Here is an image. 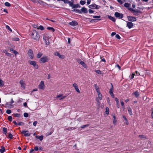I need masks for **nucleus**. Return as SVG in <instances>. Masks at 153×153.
Instances as JSON below:
<instances>
[{"label":"nucleus","mask_w":153,"mask_h":153,"mask_svg":"<svg viewBox=\"0 0 153 153\" xmlns=\"http://www.w3.org/2000/svg\"><path fill=\"white\" fill-rule=\"evenodd\" d=\"M37 122L36 121H34L33 123V125L35 126H36L37 125Z\"/></svg>","instance_id":"13d9d810"},{"label":"nucleus","mask_w":153,"mask_h":153,"mask_svg":"<svg viewBox=\"0 0 153 153\" xmlns=\"http://www.w3.org/2000/svg\"><path fill=\"white\" fill-rule=\"evenodd\" d=\"M8 119L9 121H11L12 120V117L11 116H9L8 117Z\"/></svg>","instance_id":"49530a36"},{"label":"nucleus","mask_w":153,"mask_h":153,"mask_svg":"<svg viewBox=\"0 0 153 153\" xmlns=\"http://www.w3.org/2000/svg\"><path fill=\"white\" fill-rule=\"evenodd\" d=\"M28 62L31 65L34 66L36 69H38V65L36 64V62L34 61H28Z\"/></svg>","instance_id":"39448f33"},{"label":"nucleus","mask_w":153,"mask_h":153,"mask_svg":"<svg viewBox=\"0 0 153 153\" xmlns=\"http://www.w3.org/2000/svg\"><path fill=\"white\" fill-rule=\"evenodd\" d=\"M68 3H69V5L70 6H71L72 7H73L74 4L71 1H68Z\"/></svg>","instance_id":"a18cd8bd"},{"label":"nucleus","mask_w":153,"mask_h":153,"mask_svg":"<svg viewBox=\"0 0 153 153\" xmlns=\"http://www.w3.org/2000/svg\"><path fill=\"white\" fill-rule=\"evenodd\" d=\"M19 83L21 85V87L23 89H25V85L24 82L22 80H21L20 81Z\"/></svg>","instance_id":"4468645a"},{"label":"nucleus","mask_w":153,"mask_h":153,"mask_svg":"<svg viewBox=\"0 0 153 153\" xmlns=\"http://www.w3.org/2000/svg\"><path fill=\"white\" fill-rule=\"evenodd\" d=\"M54 55L55 56H58L59 58L62 59H63L65 58V56L64 55H61L59 52H56L54 53Z\"/></svg>","instance_id":"9b49d317"},{"label":"nucleus","mask_w":153,"mask_h":153,"mask_svg":"<svg viewBox=\"0 0 153 153\" xmlns=\"http://www.w3.org/2000/svg\"><path fill=\"white\" fill-rule=\"evenodd\" d=\"M113 117L114 118L113 120V123L114 124H115V123L117 122V120L116 119L115 116L114 115V114H113Z\"/></svg>","instance_id":"5701e85b"},{"label":"nucleus","mask_w":153,"mask_h":153,"mask_svg":"<svg viewBox=\"0 0 153 153\" xmlns=\"http://www.w3.org/2000/svg\"><path fill=\"white\" fill-rule=\"evenodd\" d=\"M135 74L136 75L138 76L140 75V73L138 72L137 71H136L135 72Z\"/></svg>","instance_id":"338daca9"},{"label":"nucleus","mask_w":153,"mask_h":153,"mask_svg":"<svg viewBox=\"0 0 153 153\" xmlns=\"http://www.w3.org/2000/svg\"><path fill=\"white\" fill-rule=\"evenodd\" d=\"M5 5L7 7H10V4L8 2H6L4 3Z\"/></svg>","instance_id":"58836bf2"},{"label":"nucleus","mask_w":153,"mask_h":153,"mask_svg":"<svg viewBox=\"0 0 153 153\" xmlns=\"http://www.w3.org/2000/svg\"><path fill=\"white\" fill-rule=\"evenodd\" d=\"M6 27L11 32L12 31V30L10 29L9 26L7 25H6Z\"/></svg>","instance_id":"c03bdc74"},{"label":"nucleus","mask_w":153,"mask_h":153,"mask_svg":"<svg viewBox=\"0 0 153 153\" xmlns=\"http://www.w3.org/2000/svg\"><path fill=\"white\" fill-rule=\"evenodd\" d=\"M78 63L82 65V67L85 68H88L87 66L83 61H81L80 59H78L77 60Z\"/></svg>","instance_id":"20e7f679"},{"label":"nucleus","mask_w":153,"mask_h":153,"mask_svg":"<svg viewBox=\"0 0 153 153\" xmlns=\"http://www.w3.org/2000/svg\"><path fill=\"white\" fill-rule=\"evenodd\" d=\"M37 29H40V30H44V27L40 25L38 27Z\"/></svg>","instance_id":"e433bc0d"},{"label":"nucleus","mask_w":153,"mask_h":153,"mask_svg":"<svg viewBox=\"0 0 153 153\" xmlns=\"http://www.w3.org/2000/svg\"><path fill=\"white\" fill-rule=\"evenodd\" d=\"M88 7L91 9H98L99 6L95 4H94L89 5Z\"/></svg>","instance_id":"1a4fd4ad"},{"label":"nucleus","mask_w":153,"mask_h":153,"mask_svg":"<svg viewBox=\"0 0 153 153\" xmlns=\"http://www.w3.org/2000/svg\"><path fill=\"white\" fill-rule=\"evenodd\" d=\"M34 150H35V151H38L39 150L38 147L36 146L34 147Z\"/></svg>","instance_id":"4d7b16f0"},{"label":"nucleus","mask_w":153,"mask_h":153,"mask_svg":"<svg viewBox=\"0 0 153 153\" xmlns=\"http://www.w3.org/2000/svg\"><path fill=\"white\" fill-rule=\"evenodd\" d=\"M133 94L137 97H138L139 96V94L138 92L137 91H135L134 92Z\"/></svg>","instance_id":"4c0bfd02"},{"label":"nucleus","mask_w":153,"mask_h":153,"mask_svg":"<svg viewBox=\"0 0 153 153\" xmlns=\"http://www.w3.org/2000/svg\"><path fill=\"white\" fill-rule=\"evenodd\" d=\"M94 86L95 88V89L97 93H100V91L99 87L97 86V85L96 84L94 85Z\"/></svg>","instance_id":"412c9836"},{"label":"nucleus","mask_w":153,"mask_h":153,"mask_svg":"<svg viewBox=\"0 0 153 153\" xmlns=\"http://www.w3.org/2000/svg\"><path fill=\"white\" fill-rule=\"evenodd\" d=\"M108 17L110 19L112 20L113 22H115V19L114 18L110 16H108Z\"/></svg>","instance_id":"7c9ffc66"},{"label":"nucleus","mask_w":153,"mask_h":153,"mask_svg":"<svg viewBox=\"0 0 153 153\" xmlns=\"http://www.w3.org/2000/svg\"><path fill=\"white\" fill-rule=\"evenodd\" d=\"M22 133L24 134V136L26 137L29 136L30 135V133L28 132L27 131H23L22 132Z\"/></svg>","instance_id":"f3484780"},{"label":"nucleus","mask_w":153,"mask_h":153,"mask_svg":"<svg viewBox=\"0 0 153 153\" xmlns=\"http://www.w3.org/2000/svg\"><path fill=\"white\" fill-rule=\"evenodd\" d=\"M5 151V149L4 146H1V149H0V152L1 153H3Z\"/></svg>","instance_id":"b1692460"},{"label":"nucleus","mask_w":153,"mask_h":153,"mask_svg":"<svg viewBox=\"0 0 153 153\" xmlns=\"http://www.w3.org/2000/svg\"><path fill=\"white\" fill-rule=\"evenodd\" d=\"M130 5L131 4H130L127 3H125L124 4V6L125 7L127 8L128 9V8H130L129 7L130 6Z\"/></svg>","instance_id":"a878e982"},{"label":"nucleus","mask_w":153,"mask_h":153,"mask_svg":"<svg viewBox=\"0 0 153 153\" xmlns=\"http://www.w3.org/2000/svg\"><path fill=\"white\" fill-rule=\"evenodd\" d=\"M81 10L82 12L85 13H86L87 12V9L84 7H82L81 9Z\"/></svg>","instance_id":"393cba45"},{"label":"nucleus","mask_w":153,"mask_h":153,"mask_svg":"<svg viewBox=\"0 0 153 153\" xmlns=\"http://www.w3.org/2000/svg\"><path fill=\"white\" fill-rule=\"evenodd\" d=\"M24 116L25 117H28V115L27 113H25L24 114Z\"/></svg>","instance_id":"864d4df0"},{"label":"nucleus","mask_w":153,"mask_h":153,"mask_svg":"<svg viewBox=\"0 0 153 153\" xmlns=\"http://www.w3.org/2000/svg\"><path fill=\"white\" fill-rule=\"evenodd\" d=\"M14 115L16 117H19L20 116V114H14Z\"/></svg>","instance_id":"3c124183"},{"label":"nucleus","mask_w":153,"mask_h":153,"mask_svg":"<svg viewBox=\"0 0 153 153\" xmlns=\"http://www.w3.org/2000/svg\"><path fill=\"white\" fill-rule=\"evenodd\" d=\"M121 105L122 106V108L123 110L125 109V106L124 105V103L123 100H120Z\"/></svg>","instance_id":"c85d7f7f"},{"label":"nucleus","mask_w":153,"mask_h":153,"mask_svg":"<svg viewBox=\"0 0 153 153\" xmlns=\"http://www.w3.org/2000/svg\"><path fill=\"white\" fill-rule=\"evenodd\" d=\"M105 113L107 114H109V108L108 107H106V108Z\"/></svg>","instance_id":"72a5a7b5"},{"label":"nucleus","mask_w":153,"mask_h":153,"mask_svg":"<svg viewBox=\"0 0 153 153\" xmlns=\"http://www.w3.org/2000/svg\"><path fill=\"white\" fill-rule=\"evenodd\" d=\"M7 137L10 139H12L13 137V135L11 134L10 133L7 136Z\"/></svg>","instance_id":"a19ab883"},{"label":"nucleus","mask_w":153,"mask_h":153,"mask_svg":"<svg viewBox=\"0 0 153 153\" xmlns=\"http://www.w3.org/2000/svg\"><path fill=\"white\" fill-rule=\"evenodd\" d=\"M127 110L129 114L131 115H132V109L130 107H127Z\"/></svg>","instance_id":"4be33fe9"},{"label":"nucleus","mask_w":153,"mask_h":153,"mask_svg":"<svg viewBox=\"0 0 153 153\" xmlns=\"http://www.w3.org/2000/svg\"><path fill=\"white\" fill-rule=\"evenodd\" d=\"M88 126V125H84L82 126H81V128H84L86 127H87Z\"/></svg>","instance_id":"680f3d73"},{"label":"nucleus","mask_w":153,"mask_h":153,"mask_svg":"<svg viewBox=\"0 0 153 153\" xmlns=\"http://www.w3.org/2000/svg\"><path fill=\"white\" fill-rule=\"evenodd\" d=\"M28 54L30 59H33V58L34 55H33V51L29 49L28 50Z\"/></svg>","instance_id":"9d476101"},{"label":"nucleus","mask_w":153,"mask_h":153,"mask_svg":"<svg viewBox=\"0 0 153 153\" xmlns=\"http://www.w3.org/2000/svg\"><path fill=\"white\" fill-rule=\"evenodd\" d=\"M47 29L49 30H51L53 32H54L55 30L53 28L51 27H48Z\"/></svg>","instance_id":"37998d69"},{"label":"nucleus","mask_w":153,"mask_h":153,"mask_svg":"<svg viewBox=\"0 0 153 153\" xmlns=\"http://www.w3.org/2000/svg\"><path fill=\"white\" fill-rule=\"evenodd\" d=\"M95 71L97 74H101V71L100 70H95Z\"/></svg>","instance_id":"ea45409f"},{"label":"nucleus","mask_w":153,"mask_h":153,"mask_svg":"<svg viewBox=\"0 0 153 153\" xmlns=\"http://www.w3.org/2000/svg\"><path fill=\"white\" fill-rule=\"evenodd\" d=\"M127 26L128 27L129 29L131 28L133 26V24L132 22H127Z\"/></svg>","instance_id":"aec40b11"},{"label":"nucleus","mask_w":153,"mask_h":153,"mask_svg":"<svg viewBox=\"0 0 153 153\" xmlns=\"http://www.w3.org/2000/svg\"><path fill=\"white\" fill-rule=\"evenodd\" d=\"M43 139V136L41 135L39 137V139L40 140V141H42Z\"/></svg>","instance_id":"8fccbe9b"},{"label":"nucleus","mask_w":153,"mask_h":153,"mask_svg":"<svg viewBox=\"0 0 153 153\" xmlns=\"http://www.w3.org/2000/svg\"><path fill=\"white\" fill-rule=\"evenodd\" d=\"M14 102V101L12 99H11L10 102H8L6 104L7 107L10 108H13V105H12V104Z\"/></svg>","instance_id":"6e6552de"},{"label":"nucleus","mask_w":153,"mask_h":153,"mask_svg":"<svg viewBox=\"0 0 153 153\" xmlns=\"http://www.w3.org/2000/svg\"><path fill=\"white\" fill-rule=\"evenodd\" d=\"M49 59L48 56H44L40 59L39 62L41 63H43L48 62Z\"/></svg>","instance_id":"7ed1b4c3"},{"label":"nucleus","mask_w":153,"mask_h":153,"mask_svg":"<svg viewBox=\"0 0 153 153\" xmlns=\"http://www.w3.org/2000/svg\"><path fill=\"white\" fill-rule=\"evenodd\" d=\"M111 88L110 89L109 92L110 94L111 95L112 97L113 98L114 97V95L113 94V86L111 84Z\"/></svg>","instance_id":"a211bd4d"},{"label":"nucleus","mask_w":153,"mask_h":153,"mask_svg":"<svg viewBox=\"0 0 153 153\" xmlns=\"http://www.w3.org/2000/svg\"><path fill=\"white\" fill-rule=\"evenodd\" d=\"M6 112L8 114H10L11 113V110L10 109H7L6 110Z\"/></svg>","instance_id":"09e8293b"},{"label":"nucleus","mask_w":153,"mask_h":153,"mask_svg":"<svg viewBox=\"0 0 153 153\" xmlns=\"http://www.w3.org/2000/svg\"><path fill=\"white\" fill-rule=\"evenodd\" d=\"M72 85L76 91L78 93H80V91L78 88V86L76 84V83H74V84H73Z\"/></svg>","instance_id":"2eb2a0df"},{"label":"nucleus","mask_w":153,"mask_h":153,"mask_svg":"<svg viewBox=\"0 0 153 153\" xmlns=\"http://www.w3.org/2000/svg\"><path fill=\"white\" fill-rule=\"evenodd\" d=\"M45 87L44 82L43 81H41L38 85V88L39 89L44 90Z\"/></svg>","instance_id":"0eeeda50"},{"label":"nucleus","mask_w":153,"mask_h":153,"mask_svg":"<svg viewBox=\"0 0 153 153\" xmlns=\"http://www.w3.org/2000/svg\"><path fill=\"white\" fill-rule=\"evenodd\" d=\"M13 53L15 55L19 54V53L15 50L13 51Z\"/></svg>","instance_id":"e2e57ef3"},{"label":"nucleus","mask_w":153,"mask_h":153,"mask_svg":"<svg viewBox=\"0 0 153 153\" xmlns=\"http://www.w3.org/2000/svg\"><path fill=\"white\" fill-rule=\"evenodd\" d=\"M80 7V6H79V4H74L72 8H77Z\"/></svg>","instance_id":"cd10ccee"},{"label":"nucleus","mask_w":153,"mask_h":153,"mask_svg":"<svg viewBox=\"0 0 153 153\" xmlns=\"http://www.w3.org/2000/svg\"><path fill=\"white\" fill-rule=\"evenodd\" d=\"M17 124L18 125L21 126V125H24V123L22 122H20L18 123Z\"/></svg>","instance_id":"774afa93"},{"label":"nucleus","mask_w":153,"mask_h":153,"mask_svg":"<svg viewBox=\"0 0 153 153\" xmlns=\"http://www.w3.org/2000/svg\"><path fill=\"white\" fill-rule=\"evenodd\" d=\"M117 1L121 4H122L123 3V1L121 0H117Z\"/></svg>","instance_id":"bf43d9fd"},{"label":"nucleus","mask_w":153,"mask_h":153,"mask_svg":"<svg viewBox=\"0 0 153 153\" xmlns=\"http://www.w3.org/2000/svg\"><path fill=\"white\" fill-rule=\"evenodd\" d=\"M69 25L73 26H76L78 25L77 22L75 21H73L69 23Z\"/></svg>","instance_id":"6ab92c4d"},{"label":"nucleus","mask_w":153,"mask_h":153,"mask_svg":"<svg viewBox=\"0 0 153 153\" xmlns=\"http://www.w3.org/2000/svg\"><path fill=\"white\" fill-rule=\"evenodd\" d=\"M32 37L34 40H39L40 38L39 35L35 30H34L32 33Z\"/></svg>","instance_id":"f257e3e1"},{"label":"nucleus","mask_w":153,"mask_h":153,"mask_svg":"<svg viewBox=\"0 0 153 153\" xmlns=\"http://www.w3.org/2000/svg\"><path fill=\"white\" fill-rule=\"evenodd\" d=\"M7 129L6 128H3V131L4 132V133L7 136V135L6 134L7 132Z\"/></svg>","instance_id":"c756f323"},{"label":"nucleus","mask_w":153,"mask_h":153,"mask_svg":"<svg viewBox=\"0 0 153 153\" xmlns=\"http://www.w3.org/2000/svg\"><path fill=\"white\" fill-rule=\"evenodd\" d=\"M42 55V54L40 52L36 56V57L37 58H40Z\"/></svg>","instance_id":"2f4dec72"},{"label":"nucleus","mask_w":153,"mask_h":153,"mask_svg":"<svg viewBox=\"0 0 153 153\" xmlns=\"http://www.w3.org/2000/svg\"><path fill=\"white\" fill-rule=\"evenodd\" d=\"M1 51L3 53H5V54H6V53H7V51L6 50H3Z\"/></svg>","instance_id":"69168bd1"},{"label":"nucleus","mask_w":153,"mask_h":153,"mask_svg":"<svg viewBox=\"0 0 153 153\" xmlns=\"http://www.w3.org/2000/svg\"><path fill=\"white\" fill-rule=\"evenodd\" d=\"M139 137L141 138H146V137H145L143 135H139Z\"/></svg>","instance_id":"0e129e2a"},{"label":"nucleus","mask_w":153,"mask_h":153,"mask_svg":"<svg viewBox=\"0 0 153 153\" xmlns=\"http://www.w3.org/2000/svg\"><path fill=\"white\" fill-rule=\"evenodd\" d=\"M72 11H74V12H77V13H80V11L79 10H78L74 9V10H72Z\"/></svg>","instance_id":"603ef678"},{"label":"nucleus","mask_w":153,"mask_h":153,"mask_svg":"<svg viewBox=\"0 0 153 153\" xmlns=\"http://www.w3.org/2000/svg\"><path fill=\"white\" fill-rule=\"evenodd\" d=\"M66 97V96H62V94H59L57 95L56 97V98H59V100H62L65 98Z\"/></svg>","instance_id":"dca6fc26"},{"label":"nucleus","mask_w":153,"mask_h":153,"mask_svg":"<svg viewBox=\"0 0 153 153\" xmlns=\"http://www.w3.org/2000/svg\"><path fill=\"white\" fill-rule=\"evenodd\" d=\"M128 9L129 10H130L131 11H132V12H138V11L137 10H135L134 9H133L132 8H128Z\"/></svg>","instance_id":"c9c22d12"},{"label":"nucleus","mask_w":153,"mask_h":153,"mask_svg":"<svg viewBox=\"0 0 153 153\" xmlns=\"http://www.w3.org/2000/svg\"><path fill=\"white\" fill-rule=\"evenodd\" d=\"M89 12L90 13H92L94 12V11L91 9H89L88 10Z\"/></svg>","instance_id":"052dcab7"},{"label":"nucleus","mask_w":153,"mask_h":153,"mask_svg":"<svg viewBox=\"0 0 153 153\" xmlns=\"http://www.w3.org/2000/svg\"><path fill=\"white\" fill-rule=\"evenodd\" d=\"M50 37V36L47 34H44L43 39L45 41L46 44L47 45H48L49 44V42L48 40Z\"/></svg>","instance_id":"f03ea898"},{"label":"nucleus","mask_w":153,"mask_h":153,"mask_svg":"<svg viewBox=\"0 0 153 153\" xmlns=\"http://www.w3.org/2000/svg\"><path fill=\"white\" fill-rule=\"evenodd\" d=\"M123 117L124 119V120H125V123L127 124V125H128V120L127 119V118H126V117L124 116H123Z\"/></svg>","instance_id":"bb28decb"},{"label":"nucleus","mask_w":153,"mask_h":153,"mask_svg":"<svg viewBox=\"0 0 153 153\" xmlns=\"http://www.w3.org/2000/svg\"><path fill=\"white\" fill-rule=\"evenodd\" d=\"M114 15L116 17L119 18H121L123 17V14L118 12L115 13Z\"/></svg>","instance_id":"f8f14e48"},{"label":"nucleus","mask_w":153,"mask_h":153,"mask_svg":"<svg viewBox=\"0 0 153 153\" xmlns=\"http://www.w3.org/2000/svg\"><path fill=\"white\" fill-rule=\"evenodd\" d=\"M98 98L96 99L97 101V104L99 105L100 104V102L99 100H101L102 99V96L100 93H97Z\"/></svg>","instance_id":"423d86ee"},{"label":"nucleus","mask_w":153,"mask_h":153,"mask_svg":"<svg viewBox=\"0 0 153 153\" xmlns=\"http://www.w3.org/2000/svg\"><path fill=\"white\" fill-rule=\"evenodd\" d=\"M4 85V82L0 79V86H3Z\"/></svg>","instance_id":"473e14b6"},{"label":"nucleus","mask_w":153,"mask_h":153,"mask_svg":"<svg viewBox=\"0 0 153 153\" xmlns=\"http://www.w3.org/2000/svg\"><path fill=\"white\" fill-rule=\"evenodd\" d=\"M93 17L94 18L98 19V20H100V19H99L100 18V16H93Z\"/></svg>","instance_id":"f704fd0d"},{"label":"nucleus","mask_w":153,"mask_h":153,"mask_svg":"<svg viewBox=\"0 0 153 153\" xmlns=\"http://www.w3.org/2000/svg\"><path fill=\"white\" fill-rule=\"evenodd\" d=\"M116 37L117 39H120V37L118 34H116L115 36Z\"/></svg>","instance_id":"5fc2aeb1"},{"label":"nucleus","mask_w":153,"mask_h":153,"mask_svg":"<svg viewBox=\"0 0 153 153\" xmlns=\"http://www.w3.org/2000/svg\"><path fill=\"white\" fill-rule=\"evenodd\" d=\"M5 54L6 56H11L12 55H13L12 54H11L7 52V53H6Z\"/></svg>","instance_id":"6e6d98bb"},{"label":"nucleus","mask_w":153,"mask_h":153,"mask_svg":"<svg viewBox=\"0 0 153 153\" xmlns=\"http://www.w3.org/2000/svg\"><path fill=\"white\" fill-rule=\"evenodd\" d=\"M80 4L82 5H84L85 3V2L84 1L81 0L80 1Z\"/></svg>","instance_id":"79ce46f5"},{"label":"nucleus","mask_w":153,"mask_h":153,"mask_svg":"<svg viewBox=\"0 0 153 153\" xmlns=\"http://www.w3.org/2000/svg\"><path fill=\"white\" fill-rule=\"evenodd\" d=\"M19 40V39L17 37L14 38L13 39V40L15 41H18Z\"/></svg>","instance_id":"de8ad7c7"},{"label":"nucleus","mask_w":153,"mask_h":153,"mask_svg":"<svg viewBox=\"0 0 153 153\" xmlns=\"http://www.w3.org/2000/svg\"><path fill=\"white\" fill-rule=\"evenodd\" d=\"M128 18L129 21L134 22L137 20L136 18L131 16H128Z\"/></svg>","instance_id":"ddd939ff"}]
</instances>
